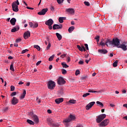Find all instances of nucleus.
Wrapping results in <instances>:
<instances>
[{
	"label": "nucleus",
	"instance_id": "58",
	"mask_svg": "<svg viewBox=\"0 0 127 127\" xmlns=\"http://www.w3.org/2000/svg\"><path fill=\"white\" fill-rule=\"evenodd\" d=\"M59 94H60V96H62L64 94L63 93V91H60Z\"/></svg>",
	"mask_w": 127,
	"mask_h": 127
},
{
	"label": "nucleus",
	"instance_id": "29",
	"mask_svg": "<svg viewBox=\"0 0 127 127\" xmlns=\"http://www.w3.org/2000/svg\"><path fill=\"white\" fill-rule=\"evenodd\" d=\"M10 70L14 72V68H13V63H11L10 66Z\"/></svg>",
	"mask_w": 127,
	"mask_h": 127
},
{
	"label": "nucleus",
	"instance_id": "54",
	"mask_svg": "<svg viewBox=\"0 0 127 127\" xmlns=\"http://www.w3.org/2000/svg\"><path fill=\"white\" fill-rule=\"evenodd\" d=\"M71 61V60L70 59V57H68L67 58V63H69V62H70Z\"/></svg>",
	"mask_w": 127,
	"mask_h": 127
},
{
	"label": "nucleus",
	"instance_id": "11",
	"mask_svg": "<svg viewBox=\"0 0 127 127\" xmlns=\"http://www.w3.org/2000/svg\"><path fill=\"white\" fill-rule=\"evenodd\" d=\"M29 25L31 28H36V27H38V23H33L32 22H29Z\"/></svg>",
	"mask_w": 127,
	"mask_h": 127
},
{
	"label": "nucleus",
	"instance_id": "49",
	"mask_svg": "<svg viewBox=\"0 0 127 127\" xmlns=\"http://www.w3.org/2000/svg\"><path fill=\"white\" fill-rule=\"evenodd\" d=\"M58 3L59 4H61V3H63V2H62V0H57Z\"/></svg>",
	"mask_w": 127,
	"mask_h": 127
},
{
	"label": "nucleus",
	"instance_id": "22",
	"mask_svg": "<svg viewBox=\"0 0 127 127\" xmlns=\"http://www.w3.org/2000/svg\"><path fill=\"white\" fill-rule=\"evenodd\" d=\"M106 44H108V46H109V45H113V40H111L110 39H107L106 41Z\"/></svg>",
	"mask_w": 127,
	"mask_h": 127
},
{
	"label": "nucleus",
	"instance_id": "51",
	"mask_svg": "<svg viewBox=\"0 0 127 127\" xmlns=\"http://www.w3.org/2000/svg\"><path fill=\"white\" fill-rule=\"evenodd\" d=\"M4 112H7V111H8V108L7 107H5L3 108Z\"/></svg>",
	"mask_w": 127,
	"mask_h": 127
},
{
	"label": "nucleus",
	"instance_id": "13",
	"mask_svg": "<svg viewBox=\"0 0 127 127\" xmlns=\"http://www.w3.org/2000/svg\"><path fill=\"white\" fill-rule=\"evenodd\" d=\"M18 103V99L16 98V97H13V98L11 100V104L12 105H16V104Z\"/></svg>",
	"mask_w": 127,
	"mask_h": 127
},
{
	"label": "nucleus",
	"instance_id": "14",
	"mask_svg": "<svg viewBox=\"0 0 127 127\" xmlns=\"http://www.w3.org/2000/svg\"><path fill=\"white\" fill-rule=\"evenodd\" d=\"M66 12H68V13H70V14H74L75 10L72 8H67L66 9Z\"/></svg>",
	"mask_w": 127,
	"mask_h": 127
},
{
	"label": "nucleus",
	"instance_id": "5",
	"mask_svg": "<svg viewBox=\"0 0 127 127\" xmlns=\"http://www.w3.org/2000/svg\"><path fill=\"white\" fill-rule=\"evenodd\" d=\"M113 45L119 48L120 46V40L117 38L113 39Z\"/></svg>",
	"mask_w": 127,
	"mask_h": 127
},
{
	"label": "nucleus",
	"instance_id": "60",
	"mask_svg": "<svg viewBox=\"0 0 127 127\" xmlns=\"http://www.w3.org/2000/svg\"><path fill=\"white\" fill-rule=\"evenodd\" d=\"M37 103H38V104H40V103H41V101L40 100H38V97H37V100H36Z\"/></svg>",
	"mask_w": 127,
	"mask_h": 127
},
{
	"label": "nucleus",
	"instance_id": "44",
	"mask_svg": "<svg viewBox=\"0 0 127 127\" xmlns=\"http://www.w3.org/2000/svg\"><path fill=\"white\" fill-rule=\"evenodd\" d=\"M89 95H90V93H87L83 94L82 95V97H83V98H86V97H87V96H89Z\"/></svg>",
	"mask_w": 127,
	"mask_h": 127
},
{
	"label": "nucleus",
	"instance_id": "23",
	"mask_svg": "<svg viewBox=\"0 0 127 127\" xmlns=\"http://www.w3.org/2000/svg\"><path fill=\"white\" fill-rule=\"evenodd\" d=\"M25 95H26V91L24 90L23 93L21 94L20 96V100H22V99H24L25 98Z\"/></svg>",
	"mask_w": 127,
	"mask_h": 127
},
{
	"label": "nucleus",
	"instance_id": "2",
	"mask_svg": "<svg viewBox=\"0 0 127 127\" xmlns=\"http://www.w3.org/2000/svg\"><path fill=\"white\" fill-rule=\"evenodd\" d=\"M75 119H76V117H75V116L70 114L67 119L64 120V123H65V124H68V123H70V122H72V121H74Z\"/></svg>",
	"mask_w": 127,
	"mask_h": 127
},
{
	"label": "nucleus",
	"instance_id": "42",
	"mask_svg": "<svg viewBox=\"0 0 127 127\" xmlns=\"http://www.w3.org/2000/svg\"><path fill=\"white\" fill-rule=\"evenodd\" d=\"M95 39H96L97 42H99V41H100V36H97Z\"/></svg>",
	"mask_w": 127,
	"mask_h": 127
},
{
	"label": "nucleus",
	"instance_id": "8",
	"mask_svg": "<svg viewBox=\"0 0 127 127\" xmlns=\"http://www.w3.org/2000/svg\"><path fill=\"white\" fill-rule=\"evenodd\" d=\"M95 104H96V102L94 101L89 103L88 104L86 105L85 107L86 110H87V111H89V110H90V109H91L92 107H93V106H94V105Z\"/></svg>",
	"mask_w": 127,
	"mask_h": 127
},
{
	"label": "nucleus",
	"instance_id": "36",
	"mask_svg": "<svg viewBox=\"0 0 127 127\" xmlns=\"http://www.w3.org/2000/svg\"><path fill=\"white\" fill-rule=\"evenodd\" d=\"M59 22H60V23H63V22H64V21L63 20V18H62V17H60L59 18Z\"/></svg>",
	"mask_w": 127,
	"mask_h": 127
},
{
	"label": "nucleus",
	"instance_id": "55",
	"mask_svg": "<svg viewBox=\"0 0 127 127\" xmlns=\"http://www.w3.org/2000/svg\"><path fill=\"white\" fill-rule=\"evenodd\" d=\"M90 61H91V59H89V60H86L85 62L87 64H88Z\"/></svg>",
	"mask_w": 127,
	"mask_h": 127
},
{
	"label": "nucleus",
	"instance_id": "31",
	"mask_svg": "<svg viewBox=\"0 0 127 127\" xmlns=\"http://www.w3.org/2000/svg\"><path fill=\"white\" fill-rule=\"evenodd\" d=\"M118 62H119L118 60L115 61V62L113 64V67H117L118 66Z\"/></svg>",
	"mask_w": 127,
	"mask_h": 127
},
{
	"label": "nucleus",
	"instance_id": "59",
	"mask_svg": "<svg viewBox=\"0 0 127 127\" xmlns=\"http://www.w3.org/2000/svg\"><path fill=\"white\" fill-rule=\"evenodd\" d=\"M41 63V61H40L39 62H38L37 63H36V65L37 66H38V65H39V64H40Z\"/></svg>",
	"mask_w": 127,
	"mask_h": 127
},
{
	"label": "nucleus",
	"instance_id": "15",
	"mask_svg": "<svg viewBox=\"0 0 127 127\" xmlns=\"http://www.w3.org/2000/svg\"><path fill=\"white\" fill-rule=\"evenodd\" d=\"M23 37L24 39H27V38L30 37V32H29V31H27V32H25L23 35Z\"/></svg>",
	"mask_w": 127,
	"mask_h": 127
},
{
	"label": "nucleus",
	"instance_id": "64",
	"mask_svg": "<svg viewBox=\"0 0 127 127\" xmlns=\"http://www.w3.org/2000/svg\"><path fill=\"white\" fill-rule=\"evenodd\" d=\"M123 107H125L127 109V104H124Z\"/></svg>",
	"mask_w": 127,
	"mask_h": 127
},
{
	"label": "nucleus",
	"instance_id": "48",
	"mask_svg": "<svg viewBox=\"0 0 127 127\" xmlns=\"http://www.w3.org/2000/svg\"><path fill=\"white\" fill-rule=\"evenodd\" d=\"M15 95H16V92H12L10 96L11 97H13V96H15Z\"/></svg>",
	"mask_w": 127,
	"mask_h": 127
},
{
	"label": "nucleus",
	"instance_id": "10",
	"mask_svg": "<svg viewBox=\"0 0 127 127\" xmlns=\"http://www.w3.org/2000/svg\"><path fill=\"white\" fill-rule=\"evenodd\" d=\"M109 124V119H106L100 124V127H106Z\"/></svg>",
	"mask_w": 127,
	"mask_h": 127
},
{
	"label": "nucleus",
	"instance_id": "1",
	"mask_svg": "<svg viewBox=\"0 0 127 127\" xmlns=\"http://www.w3.org/2000/svg\"><path fill=\"white\" fill-rule=\"evenodd\" d=\"M18 5H19V2L18 0H16L12 3V8L13 11L17 12L18 11Z\"/></svg>",
	"mask_w": 127,
	"mask_h": 127
},
{
	"label": "nucleus",
	"instance_id": "20",
	"mask_svg": "<svg viewBox=\"0 0 127 127\" xmlns=\"http://www.w3.org/2000/svg\"><path fill=\"white\" fill-rule=\"evenodd\" d=\"M10 22L12 25H15V23L16 22V19L15 18H12L10 20Z\"/></svg>",
	"mask_w": 127,
	"mask_h": 127
},
{
	"label": "nucleus",
	"instance_id": "27",
	"mask_svg": "<svg viewBox=\"0 0 127 127\" xmlns=\"http://www.w3.org/2000/svg\"><path fill=\"white\" fill-rule=\"evenodd\" d=\"M74 26H71L70 27H69V28H68V32H69V33H71V32H72V31H73V30H74Z\"/></svg>",
	"mask_w": 127,
	"mask_h": 127
},
{
	"label": "nucleus",
	"instance_id": "4",
	"mask_svg": "<svg viewBox=\"0 0 127 127\" xmlns=\"http://www.w3.org/2000/svg\"><path fill=\"white\" fill-rule=\"evenodd\" d=\"M106 118V114H101L98 116L96 119V122L98 124H100L102 121Z\"/></svg>",
	"mask_w": 127,
	"mask_h": 127
},
{
	"label": "nucleus",
	"instance_id": "21",
	"mask_svg": "<svg viewBox=\"0 0 127 127\" xmlns=\"http://www.w3.org/2000/svg\"><path fill=\"white\" fill-rule=\"evenodd\" d=\"M19 30V26H16L15 27L11 29V32H16V31H18Z\"/></svg>",
	"mask_w": 127,
	"mask_h": 127
},
{
	"label": "nucleus",
	"instance_id": "43",
	"mask_svg": "<svg viewBox=\"0 0 127 127\" xmlns=\"http://www.w3.org/2000/svg\"><path fill=\"white\" fill-rule=\"evenodd\" d=\"M80 74V70L79 69H77L75 71V75L76 76H78V75H79Z\"/></svg>",
	"mask_w": 127,
	"mask_h": 127
},
{
	"label": "nucleus",
	"instance_id": "28",
	"mask_svg": "<svg viewBox=\"0 0 127 127\" xmlns=\"http://www.w3.org/2000/svg\"><path fill=\"white\" fill-rule=\"evenodd\" d=\"M27 123H28V124H29V125H34V122L29 119H28L27 120Z\"/></svg>",
	"mask_w": 127,
	"mask_h": 127
},
{
	"label": "nucleus",
	"instance_id": "3",
	"mask_svg": "<svg viewBox=\"0 0 127 127\" xmlns=\"http://www.w3.org/2000/svg\"><path fill=\"white\" fill-rule=\"evenodd\" d=\"M55 82L52 81V80H50L48 82V89H50V90H53L54 88H55Z\"/></svg>",
	"mask_w": 127,
	"mask_h": 127
},
{
	"label": "nucleus",
	"instance_id": "18",
	"mask_svg": "<svg viewBox=\"0 0 127 127\" xmlns=\"http://www.w3.org/2000/svg\"><path fill=\"white\" fill-rule=\"evenodd\" d=\"M63 101H64V99H63V98H58L55 100V103H57L58 105H59V104H60L61 103H62Z\"/></svg>",
	"mask_w": 127,
	"mask_h": 127
},
{
	"label": "nucleus",
	"instance_id": "25",
	"mask_svg": "<svg viewBox=\"0 0 127 127\" xmlns=\"http://www.w3.org/2000/svg\"><path fill=\"white\" fill-rule=\"evenodd\" d=\"M47 122L48 123V125L50 126H52L53 125V123H52V119L48 118L47 119Z\"/></svg>",
	"mask_w": 127,
	"mask_h": 127
},
{
	"label": "nucleus",
	"instance_id": "40",
	"mask_svg": "<svg viewBox=\"0 0 127 127\" xmlns=\"http://www.w3.org/2000/svg\"><path fill=\"white\" fill-rule=\"evenodd\" d=\"M14 89H15L14 86L11 85L10 86V91H11V92H13V91H14Z\"/></svg>",
	"mask_w": 127,
	"mask_h": 127
},
{
	"label": "nucleus",
	"instance_id": "61",
	"mask_svg": "<svg viewBox=\"0 0 127 127\" xmlns=\"http://www.w3.org/2000/svg\"><path fill=\"white\" fill-rule=\"evenodd\" d=\"M26 8H27V9H32V10L34 9V8H33L32 7H28V6H27Z\"/></svg>",
	"mask_w": 127,
	"mask_h": 127
},
{
	"label": "nucleus",
	"instance_id": "34",
	"mask_svg": "<svg viewBox=\"0 0 127 127\" xmlns=\"http://www.w3.org/2000/svg\"><path fill=\"white\" fill-rule=\"evenodd\" d=\"M34 48L37 49L38 51H40V47H39V46L35 45Z\"/></svg>",
	"mask_w": 127,
	"mask_h": 127
},
{
	"label": "nucleus",
	"instance_id": "41",
	"mask_svg": "<svg viewBox=\"0 0 127 127\" xmlns=\"http://www.w3.org/2000/svg\"><path fill=\"white\" fill-rule=\"evenodd\" d=\"M28 52V49L23 50L21 52V54H24V53H26V52Z\"/></svg>",
	"mask_w": 127,
	"mask_h": 127
},
{
	"label": "nucleus",
	"instance_id": "63",
	"mask_svg": "<svg viewBox=\"0 0 127 127\" xmlns=\"http://www.w3.org/2000/svg\"><path fill=\"white\" fill-rule=\"evenodd\" d=\"M49 69V70H51V69H52V65H50Z\"/></svg>",
	"mask_w": 127,
	"mask_h": 127
},
{
	"label": "nucleus",
	"instance_id": "12",
	"mask_svg": "<svg viewBox=\"0 0 127 127\" xmlns=\"http://www.w3.org/2000/svg\"><path fill=\"white\" fill-rule=\"evenodd\" d=\"M62 27H63L62 24H54L53 26V29L54 30H55V29H62Z\"/></svg>",
	"mask_w": 127,
	"mask_h": 127
},
{
	"label": "nucleus",
	"instance_id": "33",
	"mask_svg": "<svg viewBox=\"0 0 127 127\" xmlns=\"http://www.w3.org/2000/svg\"><path fill=\"white\" fill-rule=\"evenodd\" d=\"M77 47L78 49L79 50V51H81V52H83V46L81 47L80 45H77Z\"/></svg>",
	"mask_w": 127,
	"mask_h": 127
},
{
	"label": "nucleus",
	"instance_id": "6",
	"mask_svg": "<svg viewBox=\"0 0 127 127\" xmlns=\"http://www.w3.org/2000/svg\"><path fill=\"white\" fill-rule=\"evenodd\" d=\"M30 115L31 118L34 121L35 123H36V124H38V123H39V119H38V117H37V116L33 114V113H31Z\"/></svg>",
	"mask_w": 127,
	"mask_h": 127
},
{
	"label": "nucleus",
	"instance_id": "35",
	"mask_svg": "<svg viewBox=\"0 0 127 127\" xmlns=\"http://www.w3.org/2000/svg\"><path fill=\"white\" fill-rule=\"evenodd\" d=\"M50 47H51V44H50V43H48V45L46 48V50H49V49H50Z\"/></svg>",
	"mask_w": 127,
	"mask_h": 127
},
{
	"label": "nucleus",
	"instance_id": "50",
	"mask_svg": "<svg viewBox=\"0 0 127 127\" xmlns=\"http://www.w3.org/2000/svg\"><path fill=\"white\" fill-rule=\"evenodd\" d=\"M78 64H79L80 65H83V64H84V62L83 61H80L78 62Z\"/></svg>",
	"mask_w": 127,
	"mask_h": 127
},
{
	"label": "nucleus",
	"instance_id": "62",
	"mask_svg": "<svg viewBox=\"0 0 127 127\" xmlns=\"http://www.w3.org/2000/svg\"><path fill=\"white\" fill-rule=\"evenodd\" d=\"M8 59H9V60H11V59H13V58L11 56H9L8 57Z\"/></svg>",
	"mask_w": 127,
	"mask_h": 127
},
{
	"label": "nucleus",
	"instance_id": "26",
	"mask_svg": "<svg viewBox=\"0 0 127 127\" xmlns=\"http://www.w3.org/2000/svg\"><path fill=\"white\" fill-rule=\"evenodd\" d=\"M62 65L63 68H69V65H67L65 62L62 63Z\"/></svg>",
	"mask_w": 127,
	"mask_h": 127
},
{
	"label": "nucleus",
	"instance_id": "39",
	"mask_svg": "<svg viewBox=\"0 0 127 127\" xmlns=\"http://www.w3.org/2000/svg\"><path fill=\"white\" fill-rule=\"evenodd\" d=\"M69 103H70V104H76V100H70L69 101Z\"/></svg>",
	"mask_w": 127,
	"mask_h": 127
},
{
	"label": "nucleus",
	"instance_id": "47",
	"mask_svg": "<svg viewBox=\"0 0 127 127\" xmlns=\"http://www.w3.org/2000/svg\"><path fill=\"white\" fill-rule=\"evenodd\" d=\"M87 78V75H83L82 76H81L82 80H86Z\"/></svg>",
	"mask_w": 127,
	"mask_h": 127
},
{
	"label": "nucleus",
	"instance_id": "32",
	"mask_svg": "<svg viewBox=\"0 0 127 127\" xmlns=\"http://www.w3.org/2000/svg\"><path fill=\"white\" fill-rule=\"evenodd\" d=\"M54 57H55V55H53L52 56H51L49 58V61H50V62L52 61V60H53V59H54Z\"/></svg>",
	"mask_w": 127,
	"mask_h": 127
},
{
	"label": "nucleus",
	"instance_id": "38",
	"mask_svg": "<svg viewBox=\"0 0 127 127\" xmlns=\"http://www.w3.org/2000/svg\"><path fill=\"white\" fill-rule=\"evenodd\" d=\"M105 43L103 42V41L100 42V45H101L102 46H103V45H107L108 46V44L106 43V41H105Z\"/></svg>",
	"mask_w": 127,
	"mask_h": 127
},
{
	"label": "nucleus",
	"instance_id": "52",
	"mask_svg": "<svg viewBox=\"0 0 127 127\" xmlns=\"http://www.w3.org/2000/svg\"><path fill=\"white\" fill-rule=\"evenodd\" d=\"M50 9L52 11H54V10L55 9V8L53 7V6H51Z\"/></svg>",
	"mask_w": 127,
	"mask_h": 127
},
{
	"label": "nucleus",
	"instance_id": "24",
	"mask_svg": "<svg viewBox=\"0 0 127 127\" xmlns=\"http://www.w3.org/2000/svg\"><path fill=\"white\" fill-rule=\"evenodd\" d=\"M56 36H57V37H58V39L60 41L61 40V39H62V36L59 34V33H56Z\"/></svg>",
	"mask_w": 127,
	"mask_h": 127
},
{
	"label": "nucleus",
	"instance_id": "37",
	"mask_svg": "<svg viewBox=\"0 0 127 127\" xmlns=\"http://www.w3.org/2000/svg\"><path fill=\"white\" fill-rule=\"evenodd\" d=\"M62 74H63V75H65V74L67 73V70L64 69H62Z\"/></svg>",
	"mask_w": 127,
	"mask_h": 127
},
{
	"label": "nucleus",
	"instance_id": "19",
	"mask_svg": "<svg viewBox=\"0 0 127 127\" xmlns=\"http://www.w3.org/2000/svg\"><path fill=\"white\" fill-rule=\"evenodd\" d=\"M98 52L101 53V54H107V53H108V51L105 49L98 50Z\"/></svg>",
	"mask_w": 127,
	"mask_h": 127
},
{
	"label": "nucleus",
	"instance_id": "9",
	"mask_svg": "<svg viewBox=\"0 0 127 127\" xmlns=\"http://www.w3.org/2000/svg\"><path fill=\"white\" fill-rule=\"evenodd\" d=\"M47 11H48V8H43L41 11L38 13V14H39V15H45V14H46Z\"/></svg>",
	"mask_w": 127,
	"mask_h": 127
},
{
	"label": "nucleus",
	"instance_id": "56",
	"mask_svg": "<svg viewBox=\"0 0 127 127\" xmlns=\"http://www.w3.org/2000/svg\"><path fill=\"white\" fill-rule=\"evenodd\" d=\"M66 55H67V54L62 55L61 57H62V58H64V57H66Z\"/></svg>",
	"mask_w": 127,
	"mask_h": 127
},
{
	"label": "nucleus",
	"instance_id": "30",
	"mask_svg": "<svg viewBox=\"0 0 127 127\" xmlns=\"http://www.w3.org/2000/svg\"><path fill=\"white\" fill-rule=\"evenodd\" d=\"M96 104L97 105H99V107H102V108H103V107H104V104H103L102 103V102H100V101H97L96 102Z\"/></svg>",
	"mask_w": 127,
	"mask_h": 127
},
{
	"label": "nucleus",
	"instance_id": "46",
	"mask_svg": "<svg viewBox=\"0 0 127 127\" xmlns=\"http://www.w3.org/2000/svg\"><path fill=\"white\" fill-rule=\"evenodd\" d=\"M15 42L16 43H18L19 42H21V38H19V39H16Z\"/></svg>",
	"mask_w": 127,
	"mask_h": 127
},
{
	"label": "nucleus",
	"instance_id": "17",
	"mask_svg": "<svg viewBox=\"0 0 127 127\" xmlns=\"http://www.w3.org/2000/svg\"><path fill=\"white\" fill-rule=\"evenodd\" d=\"M118 48H122L123 51H127V45H125L124 44H122L119 45Z\"/></svg>",
	"mask_w": 127,
	"mask_h": 127
},
{
	"label": "nucleus",
	"instance_id": "53",
	"mask_svg": "<svg viewBox=\"0 0 127 127\" xmlns=\"http://www.w3.org/2000/svg\"><path fill=\"white\" fill-rule=\"evenodd\" d=\"M84 46H85V48L86 50H89V47H88V44H84Z\"/></svg>",
	"mask_w": 127,
	"mask_h": 127
},
{
	"label": "nucleus",
	"instance_id": "57",
	"mask_svg": "<svg viewBox=\"0 0 127 127\" xmlns=\"http://www.w3.org/2000/svg\"><path fill=\"white\" fill-rule=\"evenodd\" d=\"M47 112L48 114H52V111L50 109H48Z\"/></svg>",
	"mask_w": 127,
	"mask_h": 127
},
{
	"label": "nucleus",
	"instance_id": "45",
	"mask_svg": "<svg viewBox=\"0 0 127 127\" xmlns=\"http://www.w3.org/2000/svg\"><path fill=\"white\" fill-rule=\"evenodd\" d=\"M84 4H85V5H86L87 6H89V5H90V3H89L88 1H85L84 2Z\"/></svg>",
	"mask_w": 127,
	"mask_h": 127
},
{
	"label": "nucleus",
	"instance_id": "7",
	"mask_svg": "<svg viewBox=\"0 0 127 127\" xmlns=\"http://www.w3.org/2000/svg\"><path fill=\"white\" fill-rule=\"evenodd\" d=\"M66 83V81L65 80H64V78L63 77H60L58 79V85H63Z\"/></svg>",
	"mask_w": 127,
	"mask_h": 127
},
{
	"label": "nucleus",
	"instance_id": "16",
	"mask_svg": "<svg viewBox=\"0 0 127 127\" xmlns=\"http://www.w3.org/2000/svg\"><path fill=\"white\" fill-rule=\"evenodd\" d=\"M53 23H54V21H53V20H52V19H49L45 22V24L48 26L52 25Z\"/></svg>",
	"mask_w": 127,
	"mask_h": 127
}]
</instances>
